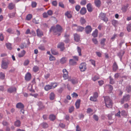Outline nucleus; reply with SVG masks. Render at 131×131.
I'll list each match as a JSON object with an SVG mask.
<instances>
[{
  "instance_id": "nucleus-1",
  "label": "nucleus",
  "mask_w": 131,
  "mask_h": 131,
  "mask_svg": "<svg viewBox=\"0 0 131 131\" xmlns=\"http://www.w3.org/2000/svg\"><path fill=\"white\" fill-rule=\"evenodd\" d=\"M62 27L58 25H57L56 27H52L50 30V31L53 32L54 35H57L58 36L60 35V33L62 32Z\"/></svg>"
},
{
  "instance_id": "nucleus-2",
  "label": "nucleus",
  "mask_w": 131,
  "mask_h": 131,
  "mask_svg": "<svg viewBox=\"0 0 131 131\" xmlns=\"http://www.w3.org/2000/svg\"><path fill=\"white\" fill-rule=\"evenodd\" d=\"M104 97L106 106L108 108H111L113 104L112 100L108 96Z\"/></svg>"
},
{
  "instance_id": "nucleus-3",
  "label": "nucleus",
  "mask_w": 131,
  "mask_h": 131,
  "mask_svg": "<svg viewBox=\"0 0 131 131\" xmlns=\"http://www.w3.org/2000/svg\"><path fill=\"white\" fill-rule=\"evenodd\" d=\"M10 63L8 60L5 61L3 60L2 61L1 65V68L4 69H7L8 68V65Z\"/></svg>"
},
{
  "instance_id": "nucleus-4",
  "label": "nucleus",
  "mask_w": 131,
  "mask_h": 131,
  "mask_svg": "<svg viewBox=\"0 0 131 131\" xmlns=\"http://www.w3.org/2000/svg\"><path fill=\"white\" fill-rule=\"evenodd\" d=\"M99 17L101 20L104 21L106 22L108 21L107 18L105 16V14L104 13H101L100 14Z\"/></svg>"
},
{
  "instance_id": "nucleus-5",
  "label": "nucleus",
  "mask_w": 131,
  "mask_h": 131,
  "mask_svg": "<svg viewBox=\"0 0 131 131\" xmlns=\"http://www.w3.org/2000/svg\"><path fill=\"white\" fill-rule=\"evenodd\" d=\"M130 99V96L129 95H126L123 96V99L121 101L122 104H123L124 102H126L128 101Z\"/></svg>"
},
{
  "instance_id": "nucleus-6",
  "label": "nucleus",
  "mask_w": 131,
  "mask_h": 131,
  "mask_svg": "<svg viewBox=\"0 0 131 131\" xmlns=\"http://www.w3.org/2000/svg\"><path fill=\"white\" fill-rule=\"evenodd\" d=\"M73 59H70L69 60L70 63H71L72 64H76V62L75 61H78V57L77 56H73Z\"/></svg>"
},
{
  "instance_id": "nucleus-7",
  "label": "nucleus",
  "mask_w": 131,
  "mask_h": 131,
  "mask_svg": "<svg viewBox=\"0 0 131 131\" xmlns=\"http://www.w3.org/2000/svg\"><path fill=\"white\" fill-rule=\"evenodd\" d=\"M86 65V64L85 63H82L80 64L79 68L81 71H84L85 70Z\"/></svg>"
},
{
  "instance_id": "nucleus-8",
  "label": "nucleus",
  "mask_w": 131,
  "mask_h": 131,
  "mask_svg": "<svg viewBox=\"0 0 131 131\" xmlns=\"http://www.w3.org/2000/svg\"><path fill=\"white\" fill-rule=\"evenodd\" d=\"M63 77L64 79L66 80L67 79L68 77V72L66 69H63Z\"/></svg>"
},
{
  "instance_id": "nucleus-9",
  "label": "nucleus",
  "mask_w": 131,
  "mask_h": 131,
  "mask_svg": "<svg viewBox=\"0 0 131 131\" xmlns=\"http://www.w3.org/2000/svg\"><path fill=\"white\" fill-rule=\"evenodd\" d=\"M68 81H71L72 83L73 84H75L78 83V80L76 78H69Z\"/></svg>"
},
{
  "instance_id": "nucleus-10",
  "label": "nucleus",
  "mask_w": 131,
  "mask_h": 131,
  "mask_svg": "<svg viewBox=\"0 0 131 131\" xmlns=\"http://www.w3.org/2000/svg\"><path fill=\"white\" fill-rule=\"evenodd\" d=\"M92 30V28L90 26H87L85 29V31L86 34H88Z\"/></svg>"
},
{
  "instance_id": "nucleus-11",
  "label": "nucleus",
  "mask_w": 131,
  "mask_h": 131,
  "mask_svg": "<svg viewBox=\"0 0 131 131\" xmlns=\"http://www.w3.org/2000/svg\"><path fill=\"white\" fill-rule=\"evenodd\" d=\"M25 79L26 81H29L31 78V75L29 72H28L26 74L25 77Z\"/></svg>"
},
{
  "instance_id": "nucleus-12",
  "label": "nucleus",
  "mask_w": 131,
  "mask_h": 131,
  "mask_svg": "<svg viewBox=\"0 0 131 131\" xmlns=\"http://www.w3.org/2000/svg\"><path fill=\"white\" fill-rule=\"evenodd\" d=\"M64 37L65 38V40L64 41L65 43H67L69 42V34L66 33L64 35Z\"/></svg>"
},
{
  "instance_id": "nucleus-13",
  "label": "nucleus",
  "mask_w": 131,
  "mask_h": 131,
  "mask_svg": "<svg viewBox=\"0 0 131 131\" xmlns=\"http://www.w3.org/2000/svg\"><path fill=\"white\" fill-rule=\"evenodd\" d=\"M80 36L77 34H74V40L76 42H79L80 40Z\"/></svg>"
},
{
  "instance_id": "nucleus-14",
  "label": "nucleus",
  "mask_w": 131,
  "mask_h": 131,
  "mask_svg": "<svg viewBox=\"0 0 131 131\" xmlns=\"http://www.w3.org/2000/svg\"><path fill=\"white\" fill-rule=\"evenodd\" d=\"M16 88L14 87H12L8 89L7 91L11 93L16 92Z\"/></svg>"
},
{
  "instance_id": "nucleus-15",
  "label": "nucleus",
  "mask_w": 131,
  "mask_h": 131,
  "mask_svg": "<svg viewBox=\"0 0 131 131\" xmlns=\"http://www.w3.org/2000/svg\"><path fill=\"white\" fill-rule=\"evenodd\" d=\"M64 43L63 42L61 43L58 45V47L61 49V51H63L64 49Z\"/></svg>"
},
{
  "instance_id": "nucleus-16",
  "label": "nucleus",
  "mask_w": 131,
  "mask_h": 131,
  "mask_svg": "<svg viewBox=\"0 0 131 131\" xmlns=\"http://www.w3.org/2000/svg\"><path fill=\"white\" fill-rule=\"evenodd\" d=\"M87 8L88 11L90 12H91L93 10V8L90 3H89L87 5Z\"/></svg>"
},
{
  "instance_id": "nucleus-17",
  "label": "nucleus",
  "mask_w": 131,
  "mask_h": 131,
  "mask_svg": "<svg viewBox=\"0 0 131 131\" xmlns=\"http://www.w3.org/2000/svg\"><path fill=\"white\" fill-rule=\"evenodd\" d=\"M37 35L38 36L40 37L43 35V34L42 31L40 29H38L36 30Z\"/></svg>"
},
{
  "instance_id": "nucleus-18",
  "label": "nucleus",
  "mask_w": 131,
  "mask_h": 131,
  "mask_svg": "<svg viewBox=\"0 0 131 131\" xmlns=\"http://www.w3.org/2000/svg\"><path fill=\"white\" fill-rule=\"evenodd\" d=\"M86 9L84 7L82 8L80 11V13L82 15L85 14L86 13Z\"/></svg>"
},
{
  "instance_id": "nucleus-19",
  "label": "nucleus",
  "mask_w": 131,
  "mask_h": 131,
  "mask_svg": "<svg viewBox=\"0 0 131 131\" xmlns=\"http://www.w3.org/2000/svg\"><path fill=\"white\" fill-rule=\"evenodd\" d=\"M16 107L17 108L23 109L24 108V106L22 103H19L17 104Z\"/></svg>"
},
{
  "instance_id": "nucleus-20",
  "label": "nucleus",
  "mask_w": 131,
  "mask_h": 131,
  "mask_svg": "<svg viewBox=\"0 0 131 131\" xmlns=\"http://www.w3.org/2000/svg\"><path fill=\"white\" fill-rule=\"evenodd\" d=\"M94 3L97 7H99L100 6L101 4L100 0H95Z\"/></svg>"
},
{
  "instance_id": "nucleus-21",
  "label": "nucleus",
  "mask_w": 131,
  "mask_h": 131,
  "mask_svg": "<svg viewBox=\"0 0 131 131\" xmlns=\"http://www.w3.org/2000/svg\"><path fill=\"white\" fill-rule=\"evenodd\" d=\"M80 102V99L78 100L75 103V105L77 108H78L79 107Z\"/></svg>"
},
{
  "instance_id": "nucleus-22",
  "label": "nucleus",
  "mask_w": 131,
  "mask_h": 131,
  "mask_svg": "<svg viewBox=\"0 0 131 131\" xmlns=\"http://www.w3.org/2000/svg\"><path fill=\"white\" fill-rule=\"evenodd\" d=\"M84 28L80 26H78L76 30L77 31L82 32L84 29Z\"/></svg>"
},
{
  "instance_id": "nucleus-23",
  "label": "nucleus",
  "mask_w": 131,
  "mask_h": 131,
  "mask_svg": "<svg viewBox=\"0 0 131 131\" xmlns=\"http://www.w3.org/2000/svg\"><path fill=\"white\" fill-rule=\"evenodd\" d=\"M118 67L116 63V62H114L113 64V70L114 71H116L118 69Z\"/></svg>"
},
{
  "instance_id": "nucleus-24",
  "label": "nucleus",
  "mask_w": 131,
  "mask_h": 131,
  "mask_svg": "<svg viewBox=\"0 0 131 131\" xmlns=\"http://www.w3.org/2000/svg\"><path fill=\"white\" fill-rule=\"evenodd\" d=\"M26 52L24 50H23L20 53L18 54V56L19 57H23L25 53Z\"/></svg>"
},
{
  "instance_id": "nucleus-25",
  "label": "nucleus",
  "mask_w": 131,
  "mask_h": 131,
  "mask_svg": "<svg viewBox=\"0 0 131 131\" xmlns=\"http://www.w3.org/2000/svg\"><path fill=\"white\" fill-rule=\"evenodd\" d=\"M98 30L96 29L92 34V35L94 37H96L97 36Z\"/></svg>"
},
{
  "instance_id": "nucleus-26",
  "label": "nucleus",
  "mask_w": 131,
  "mask_h": 131,
  "mask_svg": "<svg viewBox=\"0 0 131 131\" xmlns=\"http://www.w3.org/2000/svg\"><path fill=\"white\" fill-rule=\"evenodd\" d=\"M14 7V5L12 3H9L8 6V8L10 9H13Z\"/></svg>"
},
{
  "instance_id": "nucleus-27",
  "label": "nucleus",
  "mask_w": 131,
  "mask_h": 131,
  "mask_svg": "<svg viewBox=\"0 0 131 131\" xmlns=\"http://www.w3.org/2000/svg\"><path fill=\"white\" fill-rule=\"evenodd\" d=\"M67 60V58H62L60 61V62L61 64H63L66 62Z\"/></svg>"
},
{
  "instance_id": "nucleus-28",
  "label": "nucleus",
  "mask_w": 131,
  "mask_h": 131,
  "mask_svg": "<svg viewBox=\"0 0 131 131\" xmlns=\"http://www.w3.org/2000/svg\"><path fill=\"white\" fill-rule=\"evenodd\" d=\"M128 6V4H127L126 6H123L122 9L123 12H125L126 11Z\"/></svg>"
},
{
  "instance_id": "nucleus-29",
  "label": "nucleus",
  "mask_w": 131,
  "mask_h": 131,
  "mask_svg": "<svg viewBox=\"0 0 131 131\" xmlns=\"http://www.w3.org/2000/svg\"><path fill=\"white\" fill-rule=\"evenodd\" d=\"M45 90L46 91H48L51 89V86L50 85H48L45 86L44 88Z\"/></svg>"
},
{
  "instance_id": "nucleus-30",
  "label": "nucleus",
  "mask_w": 131,
  "mask_h": 131,
  "mask_svg": "<svg viewBox=\"0 0 131 131\" xmlns=\"http://www.w3.org/2000/svg\"><path fill=\"white\" fill-rule=\"evenodd\" d=\"M20 122L18 120H17L15 123V125L16 126H20Z\"/></svg>"
},
{
  "instance_id": "nucleus-31",
  "label": "nucleus",
  "mask_w": 131,
  "mask_h": 131,
  "mask_svg": "<svg viewBox=\"0 0 131 131\" xmlns=\"http://www.w3.org/2000/svg\"><path fill=\"white\" fill-rule=\"evenodd\" d=\"M38 104L40 110H41L44 108V107L41 102H39L38 103Z\"/></svg>"
},
{
  "instance_id": "nucleus-32",
  "label": "nucleus",
  "mask_w": 131,
  "mask_h": 131,
  "mask_svg": "<svg viewBox=\"0 0 131 131\" xmlns=\"http://www.w3.org/2000/svg\"><path fill=\"white\" fill-rule=\"evenodd\" d=\"M65 15L67 16L68 18H71L72 17L70 13L68 11H67L65 13Z\"/></svg>"
},
{
  "instance_id": "nucleus-33",
  "label": "nucleus",
  "mask_w": 131,
  "mask_h": 131,
  "mask_svg": "<svg viewBox=\"0 0 131 131\" xmlns=\"http://www.w3.org/2000/svg\"><path fill=\"white\" fill-rule=\"evenodd\" d=\"M127 29L128 32H130L131 31V23L128 24L127 27Z\"/></svg>"
},
{
  "instance_id": "nucleus-34",
  "label": "nucleus",
  "mask_w": 131,
  "mask_h": 131,
  "mask_svg": "<svg viewBox=\"0 0 131 131\" xmlns=\"http://www.w3.org/2000/svg\"><path fill=\"white\" fill-rule=\"evenodd\" d=\"M42 127L43 128H46L48 126V125L46 123H43L42 124Z\"/></svg>"
},
{
  "instance_id": "nucleus-35",
  "label": "nucleus",
  "mask_w": 131,
  "mask_h": 131,
  "mask_svg": "<svg viewBox=\"0 0 131 131\" xmlns=\"http://www.w3.org/2000/svg\"><path fill=\"white\" fill-rule=\"evenodd\" d=\"M20 47L21 49H23L24 47H27V46L26 43H22L21 44L20 46Z\"/></svg>"
},
{
  "instance_id": "nucleus-36",
  "label": "nucleus",
  "mask_w": 131,
  "mask_h": 131,
  "mask_svg": "<svg viewBox=\"0 0 131 131\" xmlns=\"http://www.w3.org/2000/svg\"><path fill=\"white\" fill-rule=\"evenodd\" d=\"M54 97V94L53 93H51V94H50V100H53Z\"/></svg>"
},
{
  "instance_id": "nucleus-37",
  "label": "nucleus",
  "mask_w": 131,
  "mask_h": 131,
  "mask_svg": "<svg viewBox=\"0 0 131 131\" xmlns=\"http://www.w3.org/2000/svg\"><path fill=\"white\" fill-rule=\"evenodd\" d=\"M80 21L81 23L82 24H84L86 22L85 19L83 17L81 18Z\"/></svg>"
},
{
  "instance_id": "nucleus-38",
  "label": "nucleus",
  "mask_w": 131,
  "mask_h": 131,
  "mask_svg": "<svg viewBox=\"0 0 131 131\" xmlns=\"http://www.w3.org/2000/svg\"><path fill=\"white\" fill-rule=\"evenodd\" d=\"M15 13H12L8 14L10 18H12L15 17Z\"/></svg>"
},
{
  "instance_id": "nucleus-39",
  "label": "nucleus",
  "mask_w": 131,
  "mask_h": 131,
  "mask_svg": "<svg viewBox=\"0 0 131 131\" xmlns=\"http://www.w3.org/2000/svg\"><path fill=\"white\" fill-rule=\"evenodd\" d=\"M32 17V15L31 14H28L26 17V19L27 20H30L31 19Z\"/></svg>"
},
{
  "instance_id": "nucleus-40",
  "label": "nucleus",
  "mask_w": 131,
  "mask_h": 131,
  "mask_svg": "<svg viewBox=\"0 0 131 131\" xmlns=\"http://www.w3.org/2000/svg\"><path fill=\"white\" fill-rule=\"evenodd\" d=\"M49 118L50 120L53 121L55 119V117L54 115H50Z\"/></svg>"
},
{
  "instance_id": "nucleus-41",
  "label": "nucleus",
  "mask_w": 131,
  "mask_h": 131,
  "mask_svg": "<svg viewBox=\"0 0 131 131\" xmlns=\"http://www.w3.org/2000/svg\"><path fill=\"white\" fill-rule=\"evenodd\" d=\"M51 53L53 54L57 55L58 54V53L56 50L53 49H51Z\"/></svg>"
},
{
  "instance_id": "nucleus-42",
  "label": "nucleus",
  "mask_w": 131,
  "mask_h": 131,
  "mask_svg": "<svg viewBox=\"0 0 131 131\" xmlns=\"http://www.w3.org/2000/svg\"><path fill=\"white\" fill-rule=\"evenodd\" d=\"M39 69V68L36 66H34L33 69V71L35 72H37L38 70Z\"/></svg>"
},
{
  "instance_id": "nucleus-43",
  "label": "nucleus",
  "mask_w": 131,
  "mask_h": 131,
  "mask_svg": "<svg viewBox=\"0 0 131 131\" xmlns=\"http://www.w3.org/2000/svg\"><path fill=\"white\" fill-rule=\"evenodd\" d=\"M121 114L123 115H125L127 116V113L125 111L123 110L121 111Z\"/></svg>"
},
{
  "instance_id": "nucleus-44",
  "label": "nucleus",
  "mask_w": 131,
  "mask_h": 131,
  "mask_svg": "<svg viewBox=\"0 0 131 131\" xmlns=\"http://www.w3.org/2000/svg\"><path fill=\"white\" fill-rule=\"evenodd\" d=\"M6 46L7 47V48L9 50H11L12 49V47H11V43H6Z\"/></svg>"
},
{
  "instance_id": "nucleus-45",
  "label": "nucleus",
  "mask_w": 131,
  "mask_h": 131,
  "mask_svg": "<svg viewBox=\"0 0 131 131\" xmlns=\"http://www.w3.org/2000/svg\"><path fill=\"white\" fill-rule=\"evenodd\" d=\"M106 39L105 38H103L101 41V44L103 46H104L105 45V42Z\"/></svg>"
},
{
  "instance_id": "nucleus-46",
  "label": "nucleus",
  "mask_w": 131,
  "mask_h": 131,
  "mask_svg": "<svg viewBox=\"0 0 131 131\" xmlns=\"http://www.w3.org/2000/svg\"><path fill=\"white\" fill-rule=\"evenodd\" d=\"M5 77V75L4 73L2 72L0 73V78L2 79H4Z\"/></svg>"
},
{
  "instance_id": "nucleus-47",
  "label": "nucleus",
  "mask_w": 131,
  "mask_h": 131,
  "mask_svg": "<svg viewBox=\"0 0 131 131\" xmlns=\"http://www.w3.org/2000/svg\"><path fill=\"white\" fill-rule=\"evenodd\" d=\"M86 3V0H82L80 2V4L81 5H85Z\"/></svg>"
},
{
  "instance_id": "nucleus-48",
  "label": "nucleus",
  "mask_w": 131,
  "mask_h": 131,
  "mask_svg": "<svg viewBox=\"0 0 131 131\" xmlns=\"http://www.w3.org/2000/svg\"><path fill=\"white\" fill-rule=\"evenodd\" d=\"M77 51L79 53V55L80 56H81V49L79 47H77Z\"/></svg>"
},
{
  "instance_id": "nucleus-49",
  "label": "nucleus",
  "mask_w": 131,
  "mask_h": 131,
  "mask_svg": "<svg viewBox=\"0 0 131 131\" xmlns=\"http://www.w3.org/2000/svg\"><path fill=\"white\" fill-rule=\"evenodd\" d=\"M93 42L95 44H97L98 43V41L97 40V39L95 38H93L92 40Z\"/></svg>"
},
{
  "instance_id": "nucleus-50",
  "label": "nucleus",
  "mask_w": 131,
  "mask_h": 131,
  "mask_svg": "<svg viewBox=\"0 0 131 131\" xmlns=\"http://www.w3.org/2000/svg\"><path fill=\"white\" fill-rule=\"evenodd\" d=\"M50 85L51 86V89L54 88L57 86L56 84L54 83H52Z\"/></svg>"
},
{
  "instance_id": "nucleus-51",
  "label": "nucleus",
  "mask_w": 131,
  "mask_h": 131,
  "mask_svg": "<svg viewBox=\"0 0 131 131\" xmlns=\"http://www.w3.org/2000/svg\"><path fill=\"white\" fill-rule=\"evenodd\" d=\"M74 108L73 106H72L70 107L69 109V112L70 113H71L73 111Z\"/></svg>"
},
{
  "instance_id": "nucleus-52",
  "label": "nucleus",
  "mask_w": 131,
  "mask_h": 131,
  "mask_svg": "<svg viewBox=\"0 0 131 131\" xmlns=\"http://www.w3.org/2000/svg\"><path fill=\"white\" fill-rule=\"evenodd\" d=\"M37 5L36 3L35 2H32L31 6L32 7H35Z\"/></svg>"
},
{
  "instance_id": "nucleus-53",
  "label": "nucleus",
  "mask_w": 131,
  "mask_h": 131,
  "mask_svg": "<svg viewBox=\"0 0 131 131\" xmlns=\"http://www.w3.org/2000/svg\"><path fill=\"white\" fill-rule=\"evenodd\" d=\"M49 60L50 61H53L55 60V58L53 56L51 55L50 56Z\"/></svg>"
},
{
  "instance_id": "nucleus-54",
  "label": "nucleus",
  "mask_w": 131,
  "mask_h": 131,
  "mask_svg": "<svg viewBox=\"0 0 131 131\" xmlns=\"http://www.w3.org/2000/svg\"><path fill=\"white\" fill-rule=\"evenodd\" d=\"M110 83L112 84H113L114 83V82L113 81V80L111 77H110Z\"/></svg>"
},
{
  "instance_id": "nucleus-55",
  "label": "nucleus",
  "mask_w": 131,
  "mask_h": 131,
  "mask_svg": "<svg viewBox=\"0 0 131 131\" xmlns=\"http://www.w3.org/2000/svg\"><path fill=\"white\" fill-rule=\"evenodd\" d=\"M52 5L55 6H56L57 5V2L56 1H53L52 2Z\"/></svg>"
},
{
  "instance_id": "nucleus-56",
  "label": "nucleus",
  "mask_w": 131,
  "mask_h": 131,
  "mask_svg": "<svg viewBox=\"0 0 131 131\" xmlns=\"http://www.w3.org/2000/svg\"><path fill=\"white\" fill-rule=\"evenodd\" d=\"M126 90L127 91L129 92L131 91V87L130 86H128L126 88Z\"/></svg>"
},
{
  "instance_id": "nucleus-57",
  "label": "nucleus",
  "mask_w": 131,
  "mask_h": 131,
  "mask_svg": "<svg viewBox=\"0 0 131 131\" xmlns=\"http://www.w3.org/2000/svg\"><path fill=\"white\" fill-rule=\"evenodd\" d=\"M2 124L4 126H7L8 125V123L5 121H4L2 122Z\"/></svg>"
},
{
  "instance_id": "nucleus-58",
  "label": "nucleus",
  "mask_w": 131,
  "mask_h": 131,
  "mask_svg": "<svg viewBox=\"0 0 131 131\" xmlns=\"http://www.w3.org/2000/svg\"><path fill=\"white\" fill-rule=\"evenodd\" d=\"M117 23V21L115 20H113L112 21V24L114 26H115L116 24Z\"/></svg>"
},
{
  "instance_id": "nucleus-59",
  "label": "nucleus",
  "mask_w": 131,
  "mask_h": 131,
  "mask_svg": "<svg viewBox=\"0 0 131 131\" xmlns=\"http://www.w3.org/2000/svg\"><path fill=\"white\" fill-rule=\"evenodd\" d=\"M47 14L49 15H51L53 14V12L52 10H49L48 11Z\"/></svg>"
},
{
  "instance_id": "nucleus-60",
  "label": "nucleus",
  "mask_w": 131,
  "mask_h": 131,
  "mask_svg": "<svg viewBox=\"0 0 131 131\" xmlns=\"http://www.w3.org/2000/svg\"><path fill=\"white\" fill-rule=\"evenodd\" d=\"M59 6L62 8H64V5L61 2H60L59 3Z\"/></svg>"
},
{
  "instance_id": "nucleus-61",
  "label": "nucleus",
  "mask_w": 131,
  "mask_h": 131,
  "mask_svg": "<svg viewBox=\"0 0 131 131\" xmlns=\"http://www.w3.org/2000/svg\"><path fill=\"white\" fill-rule=\"evenodd\" d=\"M72 96L73 97L76 98L78 96V94L75 93H73L72 94Z\"/></svg>"
},
{
  "instance_id": "nucleus-62",
  "label": "nucleus",
  "mask_w": 131,
  "mask_h": 131,
  "mask_svg": "<svg viewBox=\"0 0 131 131\" xmlns=\"http://www.w3.org/2000/svg\"><path fill=\"white\" fill-rule=\"evenodd\" d=\"M90 100L92 101H96V99L94 97L91 96L90 99Z\"/></svg>"
},
{
  "instance_id": "nucleus-63",
  "label": "nucleus",
  "mask_w": 131,
  "mask_h": 131,
  "mask_svg": "<svg viewBox=\"0 0 131 131\" xmlns=\"http://www.w3.org/2000/svg\"><path fill=\"white\" fill-rule=\"evenodd\" d=\"M39 49L41 50H45V48L44 46L42 45H41L38 47Z\"/></svg>"
},
{
  "instance_id": "nucleus-64",
  "label": "nucleus",
  "mask_w": 131,
  "mask_h": 131,
  "mask_svg": "<svg viewBox=\"0 0 131 131\" xmlns=\"http://www.w3.org/2000/svg\"><path fill=\"white\" fill-rule=\"evenodd\" d=\"M99 78V77L97 76H95L92 79L94 81H95L96 80L98 79Z\"/></svg>"
}]
</instances>
